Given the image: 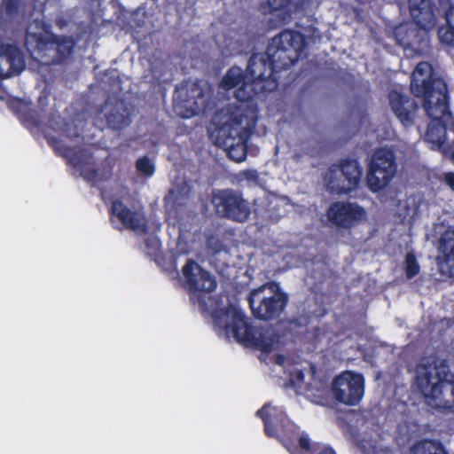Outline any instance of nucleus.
Segmentation results:
<instances>
[{
	"label": "nucleus",
	"mask_w": 454,
	"mask_h": 454,
	"mask_svg": "<svg viewBox=\"0 0 454 454\" xmlns=\"http://www.w3.org/2000/svg\"><path fill=\"white\" fill-rule=\"evenodd\" d=\"M283 445L288 450V451H290L291 453H293L294 450H296L297 449V446L295 445V443L289 440V439H285L283 438L281 440ZM298 447L304 452L308 453V454H310V451L312 450L313 449V445H311L310 443V440L309 438L307 436V435H301L299 438H298Z\"/></svg>",
	"instance_id": "25"
},
{
	"label": "nucleus",
	"mask_w": 454,
	"mask_h": 454,
	"mask_svg": "<svg viewBox=\"0 0 454 454\" xmlns=\"http://www.w3.org/2000/svg\"><path fill=\"white\" fill-rule=\"evenodd\" d=\"M262 135L266 134V128H265V127H263V129H262Z\"/></svg>",
	"instance_id": "40"
},
{
	"label": "nucleus",
	"mask_w": 454,
	"mask_h": 454,
	"mask_svg": "<svg viewBox=\"0 0 454 454\" xmlns=\"http://www.w3.org/2000/svg\"><path fill=\"white\" fill-rule=\"evenodd\" d=\"M397 172L395 152L387 147L375 150L369 163L366 183L370 191L378 192L385 189Z\"/></svg>",
	"instance_id": "10"
},
{
	"label": "nucleus",
	"mask_w": 454,
	"mask_h": 454,
	"mask_svg": "<svg viewBox=\"0 0 454 454\" xmlns=\"http://www.w3.org/2000/svg\"><path fill=\"white\" fill-rule=\"evenodd\" d=\"M310 454H336L334 450L329 446L315 443Z\"/></svg>",
	"instance_id": "31"
},
{
	"label": "nucleus",
	"mask_w": 454,
	"mask_h": 454,
	"mask_svg": "<svg viewBox=\"0 0 454 454\" xmlns=\"http://www.w3.org/2000/svg\"><path fill=\"white\" fill-rule=\"evenodd\" d=\"M20 3L19 0H4L1 8L6 16L12 18L18 14Z\"/></svg>",
	"instance_id": "29"
},
{
	"label": "nucleus",
	"mask_w": 454,
	"mask_h": 454,
	"mask_svg": "<svg viewBox=\"0 0 454 454\" xmlns=\"http://www.w3.org/2000/svg\"><path fill=\"white\" fill-rule=\"evenodd\" d=\"M82 115H18L20 122L34 136L43 135L55 154L64 158L67 163L82 170V176L88 181H95L98 170L86 168L87 154L83 148H74L63 144L60 138L74 139L82 131Z\"/></svg>",
	"instance_id": "2"
},
{
	"label": "nucleus",
	"mask_w": 454,
	"mask_h": 454,
	"mask_svg": "<svg viewBox=\"0 0 454 454\" xmlns=\"http://www.w3.org/2000/svg\"><path fill=\"white\" fill-rule=\"evenodd\" d=\"M306 0H267L266 5L270 13L280 12L284 16L290 17L294 11L303 6Z\"/></svg>",
	"instance_id": "21"
},
{
	"label": "nucleus",
	"mask_w": 454,
	"mask_h": 454,
	"mask_svg": "<svg viewBox=\"0 0 454 454\" xmlns=\"http://www.w3.org/2000/svg\"><path fill=\"white\" fill-rule=\"evenodd\" d=\"M182 271L191 292L210 294L217 286L215 278L192 259L187 260Z\"/></svg>",
	"instance_id": "16"
},
{
	"label": "nucleus",
	"mask_w": 454,
	"mask_h": 454,
	"mask_svg": "<svg viewBox=\"0 0 454 454\" xmlns=\"http://www.w3.org/2000/svg\"><path fill=\"white\" fill-rule=\"evenodd\" d=\"M1 57L9 64V73L12 75L20 74L26 67L25 57L22 51L13 44H4L1 47Z\"/></svg>",
	"instance_id": "19"
},
{
	"label": "nucleus",
	"mask_w": 454,
	"mask_h": 454,
	"mask_svg": "<svg viewBox=\"0 0 454 454\" xmlns=\"http://www.w3.org/2000/svg\"><path fill=\"white\" fill-rule=\"evenodd\" d=\"M362 174L357 160L342 159L328 169L325 177L328 190L337 195L348 194L358 187Z\"/></svg>",
	"instance_id": "11"
},
{
	"label": "nucleus",
	"mask_w": 454,
	"mask_h": 454,
	"mask_svg": "<svg viewBox=\"0 0 454 454\" xmlns=\"http://www.w3.org/2000/svg\"><path fill=\"white\" fill-rule=\"evenodd\" d=\"M239 177L247 181L256 182L258 180L259 175L255 169H245L240 171Z\"/></svg>",
	"instance_id": "30"
},
{
	"label": "nucleus",
	"mask_w": 454,
	"mask_h": 454,
	"mask_svg": "<svg viewBox=\"0 0 454 454\" xmlns=\"http://www.w3.org/2000/svg\"><path fill=\"white\" fill-rule=\"evenodd\" d=\"M270 409L269 404H264L256 411V416L263 422L265 434L268 437L278 438L279 429L285 426L287 418L283 412H278L276 408H272L271 411H269Z\"/></svg>",
	"instance_id": "18"
},
{
	"label": "nucleus",
	"mask_w": 454,
	"mask_h": 454,
	"mask_svg": "<svg viewBox=\"0 0 454 454\" xmlns=\"http://www.w3.org/2000/svg\"><path fill=\"white\" fill-rule=\"evenodd\" d=\"M297 379L300 380H303V373H302V372L299 371L297 372Z\"/></svg>",
	"instance_id": "36"
},
{
	"label": "nucleus",
	"mask_w": 454,
	"mask_h": 454,
	"mask_svg": "<svg viewBox=\"0 0 454 454\" xmlns=\"http://www.w3.org/2000/svg\"><path fill=\"white\" fill-rule=\"evenodd\" d=\"M411 454H447L441 443L425 441L414 445Z\"/></svg>",
	"instance_id": "24"
},
{
	"label": "nucleus",
	"mask_w": 454,
	"mask_h": 454,
	"mask_svg": "<svg viewBox=\"0 0 454 454\" xmlns=\"http://www.w3.org/2000/svg\"><path fill=\"white\" fill-rule=\"evenodd\" d=\"M182 119H189L191 117H193L194 115H188V114H185V115H179Z\"/></svg>",
	"instance_id": "37"
},
{
	"label": "nucleus",
	"mask_w": 454,
	"mask_h": 454,
	"mask_svg": "<svg viewBox=\"0 0 454 454\" xmlns=\"http://www.w3.org/2000/svg\"><path fill=\"white\" fill-rule=\"evenodd\" d=\"M288 301L287 294L275 282H268L252 289L247 295L252 315L262 321L278 318L286 309Z\"/></svg>",
	"instance_id": "8"
},
{
	"label": "nucleus",
	"mask_w": 454,
	"mask_h": 454,
	"mask_svg": "<svg viewBox=\"0 0 454 454\" xmlns=\"http://www.w3.org/2000/svg\"><path fill=\"white\" fill-rule=\"evenodd\" d=\"M410 14L414 23L424 31V35L418 42L402 43L406 47L412 48L419 52L429 47V39L427 32L436 25L437 17L443 15L446 24L438 29V37L442 43L454 46V5L450 0H408Z\"/></svg>",
	"instance_id": "3"
},
{
	"label": "nucleus",
	"mask_w": 454,
	"mask_h": 454,
	"mask_svg": "<svg viewBox=\"0 0 454 454\" xmlns=\"http://www.w3.org/2000/svg\"><path fill=\"white\" fill-rule=\"evenodd\" d=\"M329 334V326L326 324H323L322 325H317L308 329L305 333L304 339L308 343L317 348V346L322 343L324 340H331Z\"/></svg>",
	"instance_id": "23"
},
{
	"label": "nucleus",
	"mask_w": 454,
	"mask_h": 454,
	"mask_svg": "<svg viewBox=\"0 0 454 454\" xmlns=\"http://www.w3.org/2000/svg\"><path fill=\"white\" fill-rule=\"evenodd\" d=\"M231 332L235 339L262 353L269 354L280 344L281 336L272 327L254 326L238 309L231 310Z\"/></svg>",
	"instance_id": "6"
},
{
	"label": "nucleus",
	"mask_w": 454,
	"mask_h": 454,
	"mask_svg": "<svg viewBox=\"0 0 454 454\" xmlns=\"http://www.w3.org/2000/svg\"><path fill=\"white\" fill-rule=\"evenodd\" d=\"M405 276L408 279L416 277L420 271V266L417 261L416 255L413 253H408L405 255Z\"/></svg>",
	"instance_id": "26"
},
{
	"label": "nucleus",
	"mask_w": 454,
	"mask_h": 454,
	"mask_svg": "<svg viewBox=\"0 0 454 454\" xmlns=\"http://www.w3.org/2000/svg\"><path fill=\"white\" fill-rule=\"evenodd\" d=\"M306 48V38L299 31L286 29L274 36L265 53H253L247 73L238 67H231L218 83V89L229 91L237 88L234 98L258 114L254 98L259 94L274 91L278 87L276 74L288 69L301 57Z\"/></svg>",
	"instance_id": "1"
},
{
	"label": "nucleus",
	"mask_w": 454,
	"mask_h": 454,
	"mask_svg": "<svg viewBox=\"0 0 454 454\" xmlns=\"http://www.w3.org/2000/svg\"><path fill=\"white\" fill-rule=\"evenodd\" d=\"M211 204L217 215L235 223H246L252 213L250 203L243 193L231 188L213 191Z\"/></svg>",
	"instance_id": "9"
},
{
	"label": "nucleus",
	"mask_w": 454,
	"mask_h": 454,
	"mask_svg": "<svg viewBox=\"0 0 454 454\" xmlns=\"http://www.w3.org/2000/svg\"><path fill=\"white\" fill-rule=\"evenodd\" d=\"M137 170L146 176H151L155 171L154 164L147 156L140 157L136 161Z\"/></svg>",
	"instance_id": "27"
},
{
	"label": "nucleus",
	"mask_w": 454,
	"mask_h": 454,
	"mask_svg": "<svg viewBox=\"0 0 454 454\" xmlns=\"http://www.w3.org/2000/svg\"><path fill=\"white\" fill-rule=\"evenodd\" d=\"M151 242H152V241H151L150 239H147V240L145 241V245H146V247H150Z\"/></svg>",
	"instance_id": "39"
},
{
	"label": "nucleus",
	"mask_w": 454,
	"mask_h": 454,
	"mask_svg": "<svg viewBox=\"0 0 454 454\" xmlns=\"http://www.w3.org/2000/svg\"><path fill=\"white\" fill-rule=\"evenodd\" d=\"M107 124L114 129L121 130L124 126L129 124L131 115H105Z\"/></svg>",
	"instance_id": "28"
},
{
	"label": "nucleus",
	"mask_w": 454,
	"mask_h": 454,
	"mask_svg": "<svg viewBox=\"0 0 454 454\" xmlns=\"http://www.w3.org/2000/svg\"><path fill=\"white\" fill-rule=\"evenodd\" d=\"M0 99L5 101L8 109L13 114H32L29 101L9 95L5 90L0 93Z\"/></svg>",
	"instance_id": "22"
},
{
	"label": "nucleus",
	"mask_w": 454,
	"mask_h": 454,
	"mask_svg": "<svg viewBox=\"0 0 454 454\" xmlns=\"http://www.w3.org/2000/svg\"><path fill=\"white\" fill-rule=\"evenodd\" d=\"M443 155L450 157L454 163V142H450V145H448L447 148L444 150Z\"/></svg>",
	"instance_id": "34"
},
{
	"label": "nucleus",
	"mask_w": 454,
	"mask_h": 454,
	"mask_svg": "<svg viewBox=\"0 0 454 454\" xmlns=\"http://www.w3.org/2000/svg\"><path fill=\"white\" fill-rule=\"evenodd\" d=\"M331 390L336 402L348 406L358 405L364 395V377L353 371H344L333 378Z\"/></svg>",
	"instance_id": "12"
},
{
	"label": "nucleus",
	"mask_w": 454,
	"mask_h": 454,
	"mask_svg": "<svg viewBox=\"0 0 454 454\" xmlns=\"http://www.w3.org/2000/svg\"><path fill=\"white\" fill-rule=\"evenodd\" d=\"M411 91L423 99L426 114H452L450 109L448 85L441 77H436L430 63L417 64L411 77Z\"/></svg>",
	"instance_id": "5"
},
{
	"label": "nucleus",
	"mask_w": 454,
	"mask_h": 454,
	"mask_svg": "<svg viewBox=\"0 0 454 454\" xmlns=\"http://www.w3.org/2000/svg\"><path fill=\"white\" fill-rule=\"evenodd\" d=\"M25 47L31 59L44 66L59 64L73 52L74 43L71 38L40 33H27Z\"/></svg>",
	"instance_id": "7"
},
{
	"label": "nucleus",
	"mask_w": 454,
	"mask_h": 454,
	"mask_svg": "<svg viewBox=\"0 0 454 454\" xmlns=\"http://www.w3.org/2000/svg\"><path fill=\"white\" fill-rule=\"evenodd\" d=\"M438 253L439 267L454 278V228L449 227L441 234Z\"/></svg>",
	"instance_id": "17"
},
{
	"label": "nucleus",
	"mask_w": 454,
	"mask_h": 454,
	"mask_svg": "<svg viewBox=\"0 0 454 454\" xmlns=\"http://www.w3.org/2000/svg\"><path fill=\"white\" fill-rule=\"evenodd\" d=\"M399 120L402 121V122H405V121H412L414 120V117L415 115H408V114H405V115H396Z\"/></svg>",
	"instance_id": "35"
},
{
	"label": "nucleus",
	"mask_w": 454,
	"mask_h": 454,
	"mask_svg": "<svg viewBox=\"0 0 454 454\" xmlns=\"http://www.w3.org/2000/svg\"><path fill=\"white\" fill-rule=\"evenodd\" d=\"M388 100L394 114H416L419 109L414 98L395 89L389 90Z\"/></svg>",
	"instance_id": "20"
},
{
	"label": "nucleus",
	"mask_w": 454,
	"mask_h": 454,
	"mask_svg": "<svg viewBox=\"0 0 454 454\" xmlns=\"http://www.w3.org/2000/svg\"><path fill=\"white\" fill-rule=\"evenodd\" d=\"M328 221L341 229H351L366 216L365 209L356 202L334 201L326 210Z\"/></svg>",
	"instance_id": "15"
},
{
	"label": "nucleus",
	"mask_w": 454,
	"mask_h": 454,
	"mask_svg": "<svg viewBox=\"0 0 454 454\" xmlns=\"http://www.w3.org/2000/svg\"><path fill=\"white\" fill-rule=\"evenodd\" d=\"M109 218L114 223L117 220L121 227L138 234H146L149 231L148 221L143 209L132 210L119 199L114 200L109 208Z\"/></svg>",
	"instance_id": "14"
},
{
	"label": "nucleus",
	"mask_w": 454,
	"mask_h": 454,
	"mask_svg": "<svg viewBox=\"0 0 454 454\" xmlns=\"http://www.w3.org/2000/svg\"><path fill=\"white\" fill-rule=\"evenodd\" d=\"M229 116L226 122L210 129L209 135L217 146L226 150L229 159L239 163L247 159L249 139L262 115Z\"/></svg>",
	"instance_id": "4"
},
{
	"label": "nucleus",
	"mask_w": 454,
	"mask_h": 454,
	"mask_svg": "<svg viewBox=\"0 0 454 454\" xmlns=\"http://www.w3.org/2000/svg\"><path fill=\"white\" fill-rule=\"evenodd\" d=\"M444 181L448 186L451 188L452 191H454V173L453 172H447L444 174Z\"/></svg>",
	"instance_id": "33"
},
{
	"label": "nucleus",
	"mask_w": 454,
	"mask_h": 454,
	"mask_svg": "<svg viewBox=\"0 0 454 454\" xmlns=\"http://www.w3.org/2000/svg\"><path fill=\"white\" fill-rule=\"evenodd\" d=\"M214 114H223V109H221V110H216Z\"/></svg>",
	"instance_id": "38"
},
{
	"label": "nucleus",
	"mask_w": 454,
	"mask_h": 454,
	"mask_svg": "<svg viewBox=\"0 0 454 454\" xmlns=\"http://www.w3.org/2000/svg\"><path fill=\"white\" fill-rule=\"evenodd\" d=\"M308 317H294L290 321V325L294 326H300L302 325H307Z\"/></svg>",
	"instance_id": "32"
},
{
	"label": "nucleus",
	"mask_w": 454,
	"mask_h": 454,
	"mask_svg": "<svg viewBox=\"0 0 454 454\" xmlns=\"http://www.w3.org/2000/svg\"><path fill=\"white\" fill-rule=\"evenodd\" d=\"M431 118L424 136L434 151L442 154L448 145L454 142V115H429Z\"/></svg>",
	"instance_id": "13"
},
{
	"label": "nucleus",
	"mask_w": 454,
	"mask_h": 454,
	"mask_svg": "<svg viewBox=\"0 0 454 454\" xmlns=\"http://www.w3.org/2000/svg\"><path fill=\"white\" fill-rule=\"evenodd\" d=\"M279 359H282V357H281V356H279V357L278 358V360H279ZM278 364H281V362H280V361H278Z\"/></svg>",
	"instance_id": "42"
},
{
	"label": "nucleus",
	"mask_w": 454,
	"mask_h": 454,
	"mask_svg": "<svg viewBox=\"0 0 454 454\" xmlns=\"http://www.w3.org/2000/svg\"><path fill=\"white\" fill-rule=\"evenodd\" d=\"M190 114H199V113L192 110Z\"/></svg>",
	"instance_id": "41"
}]
</instances>
